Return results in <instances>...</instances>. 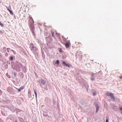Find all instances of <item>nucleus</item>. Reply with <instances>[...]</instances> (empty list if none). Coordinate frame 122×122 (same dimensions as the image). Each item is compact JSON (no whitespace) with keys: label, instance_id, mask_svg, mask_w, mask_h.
Returning <instances> with one entry per match:
<instances>
[{"label":"nucleus","instance_id":"f257e3e1","mask_svg":"<svg viewBox=\"0 0 122 122\" xmlns=\"http://www.w3.org/2000/svg\"><path fill=\"white\" fill-rule=\"evenodd\" d=\"M106 95L108 96H110L111 97V99L112 100H115V97L112 93L108 92L106 93Z\"/></svg>","mask_w":122,"mask_h":122},{"label":"nucleus","instance_id":"f03ea898","mask_svg":"<svg viewBox=\"0 0 122 122\" xmlns=\"http://www.w3.org/2000/svg\"><path fill=\"white\" fill-rule=\"evenodd\" d=\"M30 47L31 48V50L32 51H35L36 49V47L34 46L33 44L31 43L30 44Z\"/></svg>","mask_w":122,"mask_h":122},{"label":"nucleus","instance_id":"7ed1b4c3","mask_svg":"<svg viewBox=\"0 0 122 122\" xmlns=\"http://www.w3.org/2000/svg\"><path fill=\"white\" fill-rule=\"evenodd\" d=\"M91 80H94L95 78L96 77L97 75L96 74L92 73V74Z\"/></svg>","mask_w":122,"mask_h":122},{"label":"nucleus","instance_id":"20e7f679","mask_svg":"<svg viewBox=\"0 0 122 122\" xmlns=\"http://www.w3.org/2000/svg\"><path fill=\"white\" fill-rule=\"evenodd\" d=\"M63 64H64L66 66H67L68 67H70V66L69 65L66 63V62L65 61L62 62Z\"/></svg>","mask_w":122,"mask_h":122},{"label":"nucleus","instance_id":"39448f33","mask_svg":"<svg viewBox=\"0 0 122 122\" xmlns=\"http://www.w3.org/2000/svg\"><path fill=\"white\" fill-rule=\"evenodd\" d=\"M65 46L66 48H68L69 47V44L68 43H65Z\"/></svg>","mask_w":122,"mask_h":122},{"label":"nucleus","instance_id":"423d86ee","mask_svg":"<svg viewBox=\"0 0 122 122\" xmlns=\"http://www.w3.org/2000/svg\"><path fill=\"white\" fill-rule=\"evenodd\" d=\"M7 8L8 10L9 11L10 14L11 15H12L13 14V13L7 7Z\"/></svg>","mask_w":122,"mask_h":122},{"label":"nucleus","instance_id":"0eeeda50","mask_svg":"<svg viewBox=\"0 0 122 122\" xmlns=\"http://www.w3.org/2000/svg\"><path fill=\"white\" fill-rule=\"evenodd\" d=\"M41 82L42 85H44L45 83V82L44 80L42 79L41 80Z\"/></svg>","mask_w":122,"mask_h":122},{"label":"nucleus","instance_id":"6e6552de","mask_svg":"<svg viewBox=\"0 0 122 122\" xmlns=\"http://www.w3.org/2000/svg\"><path fill=\"white\" fill-rule=\"evenodd\" d=\"M34 92L35 94L36 95V98L37 97V93H36V90H35V89H34Z\"/></svg>","mask_w":122,"mask_h":122},{"label":"nucleus","instance_id":"1a4fd4ad","mask_svg":"<svg viewBox=\"0 0 122 122\" xmlns=\"http://www.w3.org/2000/svg\"><path fill=\"white\" fill-rule=\"evenodd\" d=\"M59 62L58 60H57L56 61V64H59Z\"/></svg>","mask_w":122,"mask_h":122},{"label":"nucleus","instance_id":"9d476101","mask_svg":"<svg viewBox=\"0 0 122 122\" xmlns=\"http://www.w3.org/2000/svg\"><path fill=\"white\" fill-rule=\"evenodd\" d=\"M24 88V86H22L20 88V89L21 90H22Z\"/></svg>","mask_w":122,"mask_h":122},{"label":"nucleus","instance_id":"9b49d317","mask_svg":"<svg viewBox=\"0 0 122 122\" xmlns=\"http://www.w3.org/2000/svg\"><path fill=\"white\" fill-rule=\"evenodd\" d=\"M0 25H1V26L2 27H3L4 26V25L0 21Z\"/></svg>","mask_w":122,"mask_h":122},{"label":"nucleus","instance_id":"f8f14e48","mask_svg":"<svg viewBox=\"0 0 122 122\" xmlns=\"http://www.w3.org/2000/svg\"><path fill=\"white\" fill-rule=\"evenodd\" d=\"M59 51L60 52H62V50L61 48H59Z\"/></svg>","mask_w":122,"mask_h":122},{"label":"nucleus","instance_id":"ddd939ff","mask_svg":"<svg viewBox=\"0 0 122 122\" xmlns=\"http://www.w3.org/2000/svg\"><path fill=\"white\" fill-rule=\"evenodd\" d=\"M99 109V107H97V109H96V112H98V110Z\"/></svg>","mask_w":122,"mask_h":122},{"label":"nucleus","instance_id":"4468645a","mask_svg":"<svg viewBox=\"0 0 122 122\" xmlns=\"http://www.w3.org/2000/svg\"><path fill=\"white\" fill-rule=\"evenodd\" d=\"M51 33L52 34V36L53 37H54V32L53 31H51Z\"/></svg>","mask_w":122,"mask_h":122},{"label":"nucleus","instance_id":"2eb2a0df","mask_svg":"<svg viewBox=\"0 0 122 122\" xmlns=\"http://www.w3.org/2000/svg\"><path fill=\"white\" fill-rule=\"evenodd\" d=\"M30 20H32L33 22V23L34 22V21H33V19L31 16H30Z\"/></svg>","mask_w":122,"mask_h":122},{"label":"nucleus","instance_id":"dca6fc26","mask_svg":"<svg viewBox=\"0 0 122 122\" xmlns=\"http://www.w3.org/2000/svg\"><path fill=\"white\" fill-rule=\"evenodd\" d=\"M13 59V58L12 57H10V60H12Z\"/></svg>","mask_w":122,"mask_h":122},{"label":"nucleus","instance_id":"f3484780","mask_svg":"<svg viewBox=\"0 0 122 122\" xmlns=\"http://www.w3.org/2000/svg\"><path fill=\"white\" fill-rule=\"evenodd\" d=\"M96 93L95 92H94L93 93V96H95L96 95Z\"/></svg>","mask_w":122,"mask_h":122},{"label":"nucleus","instance_id":"a211bd4d","mask_svg":"<svg viewBox=\"0 0 122 122\" xmlns=\"http://www.w3.org/2000/svg\"><path fill=\"white\" fill-rule=\"evenodd\" d=\"M34 28L33 27V28L32 29V31L33 33H34Z\"/></svg>","mask_w":122,"mask_h":122},{"label":"nucleus","instance_id":"6ab92c4d","mask_svg":"<svg viewBox=\"0 0 122 122\" xmlns=\"http://www.w3.org/2000/svg\"><path fill=\"white\" fill-rule=\"evenodd\" d=\"M119 77L120 79H122V76H119Z\"/></svg>","mask_w":122,"mask_h":122},{"label":"nucleus","instance_id":"aec40b11","mask_svg":"<svg viewBox=\"0 0 122 122\" xmlns=\"http://www.w3.org/2000/svg\"><path fill=\"white\" fill-rule=\"evenodd\" d=\"M119 108L122 111V108L121 107H119Z\"/></svg>","mask_w":122,"mask_h":122},{"label":"nucleus","instance_id":"412c9836","mask_svg":"<svg viewBox=\"0 0 122 122\" xmlns=\"http://www.w3.org/2000/svg\"><path fill=\"white\" fill-rule=\"evenodd\" d=\"M21 90L19 88L18 90V91L19 92H20L21 91Z\"/></svg>","mask_w":122,"mask_h":122},{"label":"nucleus","instance_id":"4be33fe9","mask_svg":"<svg viewBox=\"0 0 122 122\" xmlns=\"http://www.w3.org/2000/svg\"><path fill=\"white\" fill-rule=\"evenodd\" d=\"M106 122H108V120L107 119L106 120Z\"/></svg>","mask_w":122,"mask_h":122},{"label":"nucleus","instance_id":"5701e85b","mask_svg":"<svg viewBox=\"0 0 122 122\" xmlns=\"http://www.w3.org/2000/svg\"><path fill=\"white\" fill-rule=\"evenodd\" d=\"M14 74L15 77H16V74H15V73H14Z\"/></svg>","mask_w":122,"mask_h":122},{"label":"nucleus","instance_id":"b1692460","mask_svg":"<svg viewBox=\"0 0 122 122\" xmlns=\"http://www.w3.org/2000/svg\"><path fill=\"white\" fill-rule=\"evenodd\" d=\"M15 122H17V120H16L15 121Z\"/></svg>","mask_w":122,"mask_h":122},{"label":"nucleus","instance_id":"393cba45","mask_svg":"<svg viewBox=\"0 0 122 122\" xmlns=\"http://www.w3.org/2000/svg\"><path fill=\"white\" fill-rule=\"evenodd\" d=\"M1 91V90H0V91Z\"/></svg>","mask_w":122,"mask_h":122},{"label":"nucleus","instance_id":"a878e982","mask_svg":"<svg viewBox=\"0 0 122 122\" xmlns=\"http://www.w3.org/2000/svg\"><path fill=\"white\" fill-rule=\"evenodd\" d=\"M1 31L0 30V31Z\"/></svg>","mask_w":122,"mask_h":122}]
</instances>
